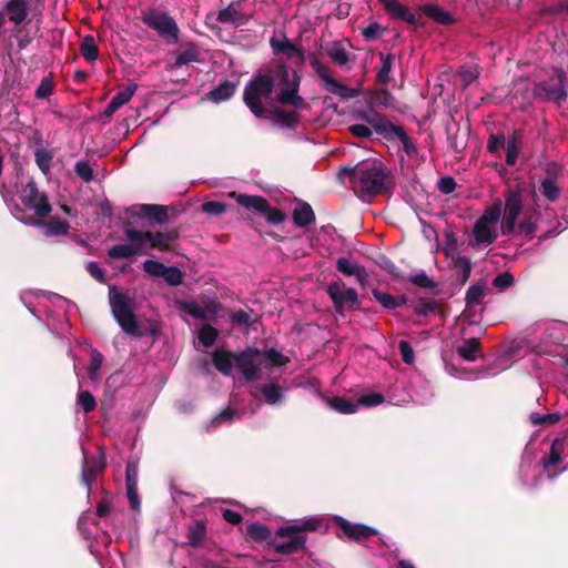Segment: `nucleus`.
<instances>
[{
  "label": "nucleus",
  "mask_w": 568,
  "mask_h": 568,
  "mask_svg": "<svg viewBox=\"0 0 568 568\" xmlns=\"http://www.w3.org/2000/svg\"><path fill=\"white\" fill-rule=\"evenodd\" d=\"M338 176H347L352 184L358 185L368 196L387 193L392 187L387 168L376 159L361 161L354 166H344L339 170Z\"/></svg>",
  "instance_id": "nucleus-1"
},
{
  "label": "nucleus",
  "mask_w": 568,
  "mask_h": 568,
  "mask_svg": "<svg viewBox=\"0 0 568 568\" xmlns=\"http://www.w3.org/2000/svg\"><path fill=\"white\" fill-rule=\"evenodd\" d=\"M320 527V520L311 518L302 524L282 526L275 531V536L287 538L285 542L270 541V547L280 555H293L298 551H306V531H316Z\"/></svg>",
  "instance_id": "nucleus-2"
},
{
  "label": "nucleus",
  "mask_w": 568,
  "mask_h": 568,
  "mask_svg": "<svg viewBox=\"0 0 568 568\" xmlns=\"http://www.w3.org/2000/svg\"><path fill=\"white\" fill-rule=\"evenodd\" d=\"M274 81L277 80L282 85L280 92L276 95V102L282 105H290L294 109H307L308 104L306 100L300 94V87L302 77L297 71H292L290 67L284 63H277L270 72Z\"/></svg>",
  "instance_id": "nucleus-3"
},
{
  "label": "nucleus",
  "mask_w": 568,
  "mask_h": 568,
  "mask_svg": "<svg viewBox=\"0 0 568 568\" xmlns=\"http://www.w3.org/2000/svg\"><path fill=\"white\" fill-rule=\"evenodd\" d=\"M274 92V78L271 73L258 72L244 87L243 101L256 118H266L267 109L263 100L271 99Z\"/></svg>",
  "instance_id": "nucleus-4"
},
{
  "label": "nucleus",
  "mask_w": 568,
  "mask_h": 568,
  "mask_svg": "<svg viewBox=\"0 0 568 568\" xmlns=\"http://www.w3.org/2000/svg\"><path fill=\"white\" fill-rule=\"evenodd\" d=\"M109 304L111 313L122 331L140 338L144 332L140 328L133 312V300L123 294L116 286H109Z\"/></svg>",
  "instance_id": "nucleus-5"
},
{
  "label": "nucleus",
  "mask_w": 568,
  "mask_h": 568,
  "mask_svg": "<svg viewBox=\"0 0 568 568\" xmlns=\"http://www.w3.org/2000/svg\"><path fill=\"white\" fill-rule=\"evenodd\" d=\"M359 118L369 124L375 132L385 140L390 142L398 140L403 144V149L408 156L417 153V148L414 141L407 135L404 128L402 125L393 124L386 115L381 113L367 114L366 112H361Z\"/></svg>",
  "instance_id": "nucleus-6"
},
{
  "label": "nucleus",
  "mask_w": 568,
  "mask_h": 568,
  "mask_svg": "<svg viewBox=\"0 0 568 568\" xmlns=\"http://www.w3.org/2000/svg\"><path fill=\"white\" fill-rule=\"evenodd\" d=\"M140 19L144 26L154 30L168 45L179 43L180 28L168 12L150 8L142 12Z\"/></svg>",
  "instance_id": "nucleus-7"
},
{
  "label": "nucleus",
  "mask_w": 568,
  "mask_h": 568,
  "mask_svg": "<svg viewBox=\"0 0 568 568\" xmlns=\"http://www.w3.org/2000/svg\"><path fill=\"white\" fill-rule=\"evenodd\" d=\"M550 81H556V83L550 84L541 82L537 84L535 88V94L539 99L554 102L560 106L568 97L566 89V71L562 68H555Z\"/></svg>",
  "instance_id": "nucleus-8"
},
{
  "label": "nucleus",
  "mask_w": 568,
  "mask_h": 568,
  "mask_svg": "<svg viewBox=\"0 0 568 568\" xmlns=\"http://www.w3.org/2000/svg\"><path fill=\"white\" fill-rule=\"evenodd\" d=\"M326 292L337 314L343 315L346 307L354 311H362L358 294L355 288L344 287V284L339 282H332L327 285Z\"/></svg>",
  "instance_id": "nucleus-9"
},
{
  "label": "nucleus",
  "mask_w": 568,
  "mask_h": 568,
  "mask_svg": "<svg viewBox=\"0 0 568 568\" xmlns=\"http://www.w3.org/2000/svg\"><path fill=\"white\" fill-rule=\"evenodd\" d=\"M236 201L241 206L263 214L270 224L277 225L285 221L286 215L280 209L272 207L262 195L240 194Z\"/></svg>",
  "instance_id": "nucleus-10"
},
{
  "label": "nucleus",
  "mask_w": 568,
  "mask_h": 568,
  "mask_svg": "<svg viewBox=\"0 0 568 568\" xmlns=\"http://www.w3.org/2000/svg\"><path fill=\"white\" fill-rule=\"evenodd\" d=\"M519 183L515 189L509 187L505 194V215L500 224L503 234H511L516 230V220L523 210L521 191Z\"/></svg>",
  "instance_id": "nucleus-11"
},
{
  "label": "nucleus",
  "mask_w": 568,
  "mask_h": 568,
  "mask_svg": "<svg viewBox=\"0 0 568 568\" xmlns=\"http://www.w3.org/2000/svg\"><path fill=\"white\" fill-rule=\"evenodd\" d=\"M497 225V200L494 201L473 227L475 245H489L494 242V229Z\"/></svg>",
  "instance_id": "nucleus-12"
},
{
  "label": "nucleus",
  "mask_w": 568,
  "mask_h": 568,
  "mask_svg": "<svg viewBox=\"0 0 568 568\" xmlns=\"http://www.w3.org/2000/svg\"><path fill=\"white\" fill-rule=\"evenodd\" d=\"M169 206L162 204H139L126 209L128 219L124 226H132L138 219L145 217L163 225L170 220Z\"/></svg>",
  "instance_id": "nucleus-13"
},
{
  "label": "nucleus",
  "mask_w": 568,
  "mask_h": 568,
  "mask_svg": "<svg viewBox=\"0 0 568 568\" xmlns=\"http://www.w3.org/2000/svg\"><path fill=\"white\" fill-rule=\"evenodd\" d=\"M132 237L141 240L143 247L148 245L152 250L169 252L179 240L180 232L178 229H171L165 232L139 231V233H132Z\"/></svg>",
  "instance_id": "nucleus-14"
},
{
  "label": "nucleus",
  "mask_w": 568,
  "mask_h": 568,
  "mask_svg": "<svg viewBox=\"0 0 568 568\" xmlns=\"http://www.w3.org/2000/svg\"><path fill=\"white\" fill-rule=\"evenodd\" d=\"M261 351L256 347H246L245 349L236 353L235 366L241 372L246 382L255 381L261 371L258 359Z\"/></svg>",
  "instance_id": "nucleus-15"
},
{
  "label": "nucleus",
  "mask_w": 568,
  "mask_h": 568,
  "mask_svg": "<svg viewBox=\"0 0 568 568\" xmlns=\"http://www.w3.org/2000/svg\"><path fill=\"white\" fill-rule=\"evenodd\" d=\"M21 201L26 206L32 209L39 217H45L52 211V206L49 203L47 194L39 193L37 183L33 180L26 184L21 195Z\"/></svg>",
  "instance_id": "nucleus-16"
},
{
  "label": "nucleus",
  "mask_w": 568,
  "mask_h": 568,
  "mask_svg": "<svg viewBox=\"0 0 568 568\" xmlns=\"http://www.w3.org/2000/svg\"><path fill=\"white\" fill-rule=\"evenodd\" d=\"M106 467V454L103 448H99V452L94 456L84 457L81 470V480L90 491L93 483L97 480L99 474H101Z\"/></svg>",
  "instance_id": "nucleus-17"
},
{
  "label": "nucleus",
  "mask_w": 568,
  "mask_h": 568,
  "mask_svg": "<svg viewBox=\"0 0 568 568\" xmlns=\"http://www.w3.org/2000/svg\"><path fill=\"white\" fill-rule=\"evenodd\" d=\"M132 233H139V230H134L131 226H125L124 235L129 240V244H119L110 247L108 250V255L111 258H130L143 252L142 241L132 237Z\"/></svg>",
  "instance_id": "nucleus-18"
},
{
  "label": "nucleus",
  "mask_w": 568,
  "mask_h": 568,
  "mask_svg": "<svg viewBox=\"0 0 568 568\" xmlns=\"http://www.w3.org/2000/svg\"><path fill=\"white\" fill-rule=\"evenodd\" d=\"M295 110H285L276 105L267 109L266 118L272 125L295 130L301 122V114Z\"/></svg>",
  "instance_id": "nucleus-19"
},
{
  "label": "nucleus",
  "mask_w": 568,
  "mask_h": 568,
  "mask_svg": "<svg viewBox=\"0 0 568 568\" xmlns=\"http://www.w3.org/2000/svg\"><path fill=\"white\" fill-rule=\"evenodd\" d=\"M335 524L346 537L355 541H361L378 534L374 527L364 524H353L343 517H336Z\"/></svg>",
  "instance_id": "nucleus-20"
},
{
  "label": "nucleus",
  "mask_w": 568,
  "mask_h": 568,
  "mask_svg": "<svg viewBox=\"0 0 568 568\" xmlns=\"http://www.w3.org/2000/svg\"><path fill=\"white\" fill-rule=\"evenodd\" d=\"M523 145L524 135L521 131L515 130L507 139L504 134L499 133V149H505L506 163L508 166H514L516 164Z\"/></svg>",
  "instance_id": "nucleus-21"
},
{
  "label": "nucleus",
  "mask_w": 568,
  "mask_h": 568,
  "mask_svg": "<svg viewBox=\"0 0 568 568\" xmlns=\"http://www.w3.org/2000/svg\"><path fill=\"white\" fill-rule=\"evenodd\" d=\"M446 134L449 149L455 153H462L468 143V128H460L459 123L450 120L446 124Z\"/></svg>",
  "instance_id": "nucleus-22"
},
{
  "label": "nucleus",
  "mask_w": 568,
  "mask_h": 568,
  "mask_svg": "<svg viewBox=\"0 0 568 568\" xmlns=\"http://www.w3.org/2000/svg\"><path fill=\"white\" fill-rule=\"evenodd\" d=\"M386 13L397 20L405 21L410 26H418L419 19L409 9L397 0H378Z\"/></svg>",
  "instance_id": "nucleus-23"
},
{
  "label": "nucleus",
  "mask_w": 568,
  "mask_h": 568,
  "mask_svg": "<svg viewBox=\"0 0 568 568\" xmlns=\"http://www.w3.org/2000/svg\"><path fill=\"white\" fill-rule=\"evenodd\" d=\"M270 45L275 54L283 53L287 59L296 58L298 64L305 62V53L303 50L293 44L285 36L282 39L272 38Z\"/></svg>",
  "instance_id": "nucleus-24"
},
{
  "label": "nucleus",
  "mask_w": 568,
  "mask_h": 568,
  "mask_svg": "<svg viewBox=\"0 0 568 568\" xmlns=\"http://www.w3.org/2000/svg\"><path fill=\"white\" fill-rule=\"evenodd\" d=\"M528 349V344L525 337H515L506 339L501 347H499V359L507 361L521 358Z\"/></svg>",
  "instance_id": "nucleus-25"
},
{
  "label": "nucleus",
  "mask_w": 568,
  "mask_h": 568,
  "mask_svg": "<svg viewBox=\"0 0 568 568\" xmlns=\"http://www.w3.org/2000/svg\"><path fill=\"white\" fill-rule=\"evenodd\" d=\"M236 353L216 348L212 354V363L214 367L223 375H231L235 364Z\"/></svg>",
  "instance_id": "nucleus-26"
},
{
  "label": "nucleus",
  "mask_w": 568,
  "mask_h": 568,
  "mask_svg": "<svg viewBox=\"0 0 568 568\" xmlns=\"http://www.w3.org/2000/svg\"><path fill=\"white\" fill-rule=\"evenodd\" d=\"M34 225L44 226V235L45 236H61L67 235L70 230V224L65 220H61L60 217L52 216L48 221H31Z\"/></svg>",
  "instance_id": "nucleus-27"
},
{
  "label": "nucleus",
  "mask_w": 568,
  "mask_h": 568,
  "mask_svg": "<svg viewBox=\"0 0 568 568\" xmlns=\"http://www.w3.org/2000/svg\"><path fill=\"white\" fill-rule=\"evenodd\" d=\"M201 61V51L200 47L194 42L186 43V48L178 53L174 63L171 65V69L178 70L183 65L200 62Z\"/></svg>",
  "instance_id": "nucleus-28"
},
{
  "label": "nucleus",
  "mask_w": 568,
  "mask_h": 568,
  "mask_svg": "<svg viewBox=\"0 0 568 568\" xmlns=\"http://www.w3.org/2000/svg\"><path fill=\"white\" fill-rule=\"evenodd\" d=\"M245 537H246V539L252 540L257 544L266 541L268 546H270V541L274 540L272 538L271 529L266 525L257 523V521L251 523L246 526Z\"/></svg>",
  "instance_id": "nucleus-29"
},
{
  "label": "nucleus",
  "mask_w": 568,
  "mask_h": 568,
  "mask_svg": "<svg viewBox=\"0 0 568 568\" xmlns=\"http://www.w3.org/2000/svg\"><path fill=\"white\" fill-rule=\"evenodd\" d=\"M322 49L332 62L338 67H344L349 61V53L338 41L328 42Z\"/></svg>",
  "instance_id": "nucleus-30"
},
{
  "label": "nucleus",
  "mask_w": 568,
  "mask_h": 568,
  "mask_svg": "<svg viewBox=\"0 0 568 568\" xmlns=\"http://www.w3.org/2000/svg\"><path fill=\"white\" fill-rule=\"evenodd\" d=\"M315 221V213L310 203L300 201L293 211V222L298 227H306Z\"/></svg>",
  "instance_id": "nucleus-31"
},
{
  "label": "nucleus",
  "mask_w": 568,
  "mask_h": 568,
  "mask_svg": "<svg viewBox=\"0 0 568 568\" xmlns=\"http://www.w3.org/2000/svg\"><path fill=\"white\" fill-rule=\"evenodd\" d=\"M28 0H10L4 11L9 16V20L16 24H20L28 17Z\"/></svg>",
  "instance_id": "nucleus-32"
},
{
  "label": "nucleus",
  "mask_w": 568,
  "mask_h": 568,
  "mask_svg": "<svg viewBox=\"0 0 568 568\" xmlns=\"http://www.w3.org/2000/svg\"><path fill=\"white\" fill-rule=\"evenodd\" d=\"M398 101L387 89H379L374 91L369 98L371 106H382L385 109L399 110Z\"/></svg>",
  "instance_id": "nucleus-33"
},
{
  "label": "nucleus",
  "mask_w": 568,
  "mask_h": 568,
  "mask_svg": "<svg viewBox=\"0 0 568 568\" xmlns=\"http://www.w3.org/2000/svg\"><path fill=\"white\" fill-rule=\"evenodd\" d=\"M325 89L343 100L354 99L359 94L357 89L349 88L333 77L325 82Z\"/></svg>",
  "instance_id": "nucleus-34"
},
{
  "label": "nucleus",
  "mask_w": 568,
  "mask_h": 568,
  "mask_svg": "<svg viewBox=\"0 0 568 568\" xmlns=\"http://www.w3.org/2000/svg\"><path fill=\"white\" fill-rule=\"evenodd\" d=\"M187 544L193 548L202 547L206 538V525L203 520H195L189 526L186 532Z\"/></svg>",
  "instance_id": "nucleus-35"
},
{
  "label": "nucleus",
  "mask_w": 568,
  "mask_h": 568,
  "mask_svg": "<svg viewBox=\"0 0 568 568\" xmlns=\"http://www.w3.org/2000/svg\"><path fill=\"white\" fill-rule=\"evenodd\" d=\"M420 10L426 17L433 19L435 22L439 24L449 26L455 22V19L448 11L443 10L440 7L436 4H424L420 7Z\"/></svg>",
  "instance_id": "nucleus-36"
},
{
  "label": "nucleus",
  "mask_w": 568,
  "mask_h": 568,
  "mask_svg": "<svg viewBox=\"0 0 568 568\" xmlns=\"http://www.w3.org/2000/svg\"><path fill=\"white\" fill-rule=\"evenodd\" d=\"M565 449V442L561 438H556L551 446L548 457H544L541 459V464L545 469H549L552 466H556L561 463V455Z\"/></svg>",
  "instance_id": "nucleus-37"
},
{
  "label": "nucleus",
  "mask_w": 568,
  "mask_h": 568,
  "mask_svg": "<svg viewBox=\"0 0 568 568\" xmlns=\"http://www.w3.org/2000/svg\"><path fill=\"white\" fill-rule=\"evenodd\" d=\"M235 89H236V84L234 82L225 80L219 87L211 90L207 93V97L211 101L222 102V101L229 100L231 97H233L235 93Z\"/></svg>",
  "instance_id": "nucleus-38"
},
{
  "label": "nucleus",
  "mask_w": 568,
  "mask_h": 568,
  "mask_svg": "<svg viewBox=\"0 0 568 568\" xmlns=\"http://www.w3.org/2000/svg\"><path fill=\"white\" fill-rule=\"evenodd\" d=\"M379 58L382 60V65L377 72L376 81L379 84L386 85L390 82V72L394 65L395 57L390 53L384 54L379 53Z\"/></svg>",
  "instance_id": "nucleus-39"
},
{
  "label": "nucleus",
  "mask_w": 568,
  "mask_h": 568,
  "mask_svg": "<svg viewBox=\"0 0 568 568\" xmlns=\"http://www.w3.org/2000/svg\"><path fill=\"white\" fill-rule=\"evenodd\" d=\"M327 403L333 410L339 414H354L358 408V404L339 396L328 398Z\"/></svg>",
  "instance_id": "nucleus-40"
},
{
  "label": "nucleus",
  "mask_w": 568,
  "mask_h": 568,
  "mask_svg": "<svg viewBox=\"0 0 568 568\" xmlns=\"http://www.w3.org/2000/svg\"><path fill=\"white\" fill-rule=\"evenodd\" d=\"M80 52L88 62H94L99 58V48L92 36H85L82 39Z\"/></svg>",
  "instance_id": "nucleus-41"
},
{
  "label": "nucleus",
  "mask_w": 568,
  "mask_h": 568,
  "mask_svg": "<svg viewBox=\"0 0 568 568\" xmlns=\"http://www.w3.org/2000/svg\"><path fill=\"white\" fill-rule=\"evenodd\" d=\"M260 392L263 394L265 402L270 405L278 404L284 398L282 388L275 384H265L260 387Z\"/></svg>",
  "instance_id": "nucleus-42"
},
{
  "label": "nucleus",
  "mask_w": 568,
  "mask_h": 568,
  "mask_svg": "<svg viewBox=\"0 0 568 568\" xmlns=\"http://www.w3.org/2000/svg\"><path fill=\"white\" fill-rule=\"evenodd\" d=\"M53 159V152L47 149H36L34 151V161L38 165L39 170L48 175L51 170V163Z\"/></svg>",
  "instance_id": "nucleus-43"
},
{
  "label": "nucleus",
  "mask_w": 568,
  "mask_h": 568,
  "mask_svg": "<svg viewBox=\"0 0 568 568\" xmlns=\"http://www.w3.org/2000/svg\"><path fill=\"white\" fill-rule=\"evenodd\" d=\"M480 344L477 338L466 339L465 343L457 348V353L466 361H474L476 353L479 351Z\"/></svg>",
  "instance_id": "nucleus-44"
},
{
  "label": "nucleus",
  "mask_w": 568,
  "mask_h": 568,
  "mask_svg": "<svg viewBox=\"0 0 568 568\" xmlns=\"http://www.w3.org/2000/svg\"><path fill=\"white\" fill-rule=\"evenodd\" d=\"M540 192L549 202H555L560 196V189L552 178H546L541 181Z\"/></svg>",
  "instance_id": "nucleus-45"
},
{
  "label": "nucleus",
  "mask_w": 568,
  "mask_h": 568,
  "mask_svg": "<svg viewBox=\"0 0 568 568\" xmlns=\"http://www.w3.org/2000/svg\"><path fill=\"white\" fill-rule=\"evenodd\" d=\"M562 415L560 413H551V414H539V413H531L529 415V422L534 426L539 425H554L558 423L561 419Z\"/></svg>",
  "instance_id": "nucleus-46"
},
{
  "label": "nucleus",
  "mask_w": 568,
  "mask_h": 568,
  "mask_svg": "<svg viewBox=\"0 0 568 568\" xmlns=\"http://www.w3.org/2000/svg\"><path fill=\"white\" fill-rule=\"evenodd\" d=\"M438 308V303L434 300L419 298L414 305V313L419 316H428L435 314Z\"/></svg>",
  "instance_id": "nucleus-47"
},
{
  "label": "nucleus",
  "mask_w": 568,
  "mask_h": 568,
  "mask_svg": "<svg viewBox=\"0 0 568 568\" xmlns=\"http://www.w3.org/2000/svg\"><path fill=\"white\" fill-rule=\"evenodd\" d=\"M138 90V84L132 83L129 84L123 90H120L112 99L111 102L120 109L124 104H126L132 97L134 95L135 91Z\"/></svg>",
  "instance_id": "nucleus-48"
},
{
  "label": "nucleus",
  "mask_w": 568,
  "mask_h": 568,
  "mask_svg": "<svg viewBox=\"0 0 568 568\" xmlns=\"http://www.w3.org/2000/svg\"><path fill=\"white\" fill-rule=\"evenodd\" d=\"M219 336V331L210 324H204L199 332V341L205 346L211 347Z\"/></svg>",
  "instance_id": "nucleus-49"
},
{
  "label": "nucleus",
  "mask_w": 568,
  "mask_h": 568,
  "mask_svg": "<svg viewBox=\"0 0 568 568\" xmlns=\"http://www.w3.org/2000/svg\"><path fill=\"white\" fill-rule=\"evenodd\" d=\"M180 308L194 318H197V320L206 318L205 310L195 301H185L181 304Z\"/></svg>",
  "instance_id": "nucleus-50"
},
{
  "label": "nucleus",
  "mask_w": 568,
  "mask_h": 568,
  "mask_svg": "<svg viewBox=\"0 0 568 568\" xmlns=\"http://www.w3.org/2000/svg\"><path fill=\"white\" fill-rule=\"evenodd\" d=\"M361 265L353 263L347 257H339L336 261V270L346 276H354L361 270Z\"/></svg>",
  "instance_id": "nucleus-51"
},
{
  "label": "nucleus",
  "mask_w": 568,
  "mask_h": 568,
  "mask_svg": "<svg viewBox=\"0 0 568 568\" xmlns=\"http://www.w3.org/2000/svg\"><path fill=\"white\" fill-rule=\"evenodd\" d=\"M77 404L82 407L84 413H91L97 407L95 398L89 390H81L78 394Z\"/></svg>",
  "instance_id": "nucleus-52"
},
{
  "label": "nucleus",
  "mask_w": 568,
  "mask_h": 568,
  "mask_svg": "<svg viewBox=\"0 0 568 568\" xmlns=\"http://www.w3.org/2000/svg\"><path fill=\"white\" fill-rule=\"evenodd\" d=\"M485 296L484 286L480 284H474L469 286L466 293L467 306L479 304Z\"/></svg>",
  "instance_id": "nucleus-53"
},
{
  "label": "nucleus",
  "mask_w": 568,
  "mask_h": 568,
  "mask_svg": "<svg viewBox=\"0 0 568 568\" xmlns=\"http://www.w3.org/2000/svg\"><path fill=\"white\" fill-rule=\"evenodd\" d=\"M74 172L79 178H81L87 183L94 180L93 170L88 160L77 162L74 165Z\"/></svg>",
  "instance_id": "nucleus-54"
},
{
  "label": "nucleus",
  "mask_w": 568,
  "mask_h": 568,
  "mask_svg": "<svg viewBox=\"0 0 568 568\" xmlns=\"http://www.w3.org/2000/svg\"><path fill=\"white\" fill-rule=\"evenodd\" d=\"M226 209L227 205L221 201H207L201 205L202 212L213 216H221L226 212Z\"/></svg>",
  "instance_id": "nucleus-55"
},
{
  "label": "nucleus",
  "mask_w": 568,
  "mask_h": 568,
  "mask_svg": "<svg viewBox=\"0 0 568 568\" xmlns=\"http://www.w3.org/2000/svg\"><path fill=\"white\" fill-rule=\"evenodd\" d=\"M377 264L382 270L387 272L393 278H402L403 277L402 270L387 256H385V255L381 256Z\"/></svg>",
  "instance_id": "nucleus-56"
},
{
  "label": "nucleus",
  "mask_w": 568,
  "mask_h": 568,
  "mask_svg": "<svg viewBox=\"0 0 568 568\" xmlns=\"http://www.w3.org/2000/svg\"><path fill=\"white\" fill-rule=\"evenodd\" d=\"M372 294L374 296V298L381 303V305L387 310H395L397 308V304L395 302V296L388 294V293H385V292H382L379 291L378 288H374L372 291Z\"/></svg>",
  "instance_id": "nucleus-57"
},
{
  "label": "nucleus",
  "mask_w": 568,
  "mask_h": 568,
  "mask_svg": "<svg viewBox=\"0 0 568 568\" xmlns=\"http://www.w3.org/2000/svg\"><path fill=\"white\" fill-rule=\"evenodd\" d=\"M162 277L164 278L165 283L171 286H178L183 281V274L176 266H166V271L163 273Z\"/></svg>",
  "instance_id": "nucleus-58"
},
{
  "label": "nucleus",
  "mask_w": 568,
  "mask_h": 568,
  "mask_svg": "<svg viewBox=\"0 0 568 568\" xmlns=\"http://www.w3.org/2000/svg\"><path fill=\"white\" fill-rule=\"evenodd\" d=\"M308 60H310V64L315 70L317 75L324 82H326L331 78L328 67L324 65L314 53L308 54Z\"/></svg>",
  "instance_id": "nucleus-59"
},
{
  "label": "nucleus",
  "mask_w": 568,
  "mask_h": 568,
  "mask_svg": "<svg viewBox=\"0 0 568 568\" xmlns=\"http://www.w3.org/2000/svg\"><path fill=\"white\" fill-rule=\"evenodd\" d=\"M143 271L152 276L162 277L163 273L166 271V266L162 262L146 260L143 263Z\"/></svg>",
  "instance_id": "nucleus-60"
},
{
  "label": "nucleus",
  "mask_w": 568,
  "mask_h": 568,
  "mask_svg": "<svg viewBox=\"0 0 568 568\" xmlns=\"http://www.w3.org/2000/svg\"><path fill=\"white\" fill-rule=\"evenodd\" d=\"M384 30L379 23L372 22L362 30V34L366 41H374L381 37Z\"/></svg>",
  "instance_id": "nucleus-61"
},
{
  "label": "nucleus",
  "mask_w": 568,
  "mask_h": 568,
  "mask_svg": "<svg viewBox=\"0 0 568 568\" xmlns=\"http://www.w3.org/2000/svg\"><path fill=\"white\" fill-rule=\"evenodd\" d=\"M53 82L49 78H43L34 92L37 99H47L52 94Z\"/></svg>",
  "instance_id": "nucleus-62"
},
{
  "label": "nucleus",
  "mask_w": 568,
  "mask_h": 568,
  "mask_svg": "<svg viewBox=\"0 0 568 568\" xmlns=\"http://www.w3.org/2000/svg\"><path fill=\"white\" fill-rule=\"evenodd\" d=\"M408 280L416 286L423 288L434 290L437 286V284L433 280H430L424 272L418 273L416 275H412L409 276Z\"/></svg>",
  "instance_id": "nucleus-63"
},
{
  "label": "nucleus",
  "mask_w": 568,
  "mask_h": 568,
  "mask_svg": "<svg viewBox=\"0 0 568 568\" xmlns=\"http://www.w3.org/2000/svg\"><path fill=\"white\" fill-rule=\"evenodd\" d=\"M384 400H385V397L383 394L373 393V394L361 396L356 404L363 405L366 407H374V406L383 404Z\"/></svg>",
  "instance_id": "nucleus-64"
}]
</instances>
